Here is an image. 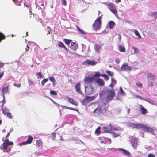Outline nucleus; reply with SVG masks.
I'll return each mask as SVG.
<instances>
[{"mask_svg": "<svg viewBox=\"0 0 157 157\" xmlns=\"http://www.w3.org/2000/svg\"><path fill=\"white\" fill-rule=\"evenodd\" d=\"M115 61L117 64H119L120 62V60L119 58H117L115 59Z\"/></svg>", "mask_w": 157, "mask_h": 157, "instance_id": "13d9d810", "label": "nucleus"}, {"mask_svg": "<svg viewBox=\"0 0 157 157\" xmlns=\"http://www.w3.org/2000/svg\"><path fill=\"white\" fill-rule=\"evenodd\" d=\"M13 85L17 87L18 88H20L21 87V84L20 83L17 84L16 83H14L13 84Z\"/></svg>", "mask_w": 157, "mask_h": 157, "instance_id": "603ef678", "label": "nucleus"}, {"mask_svg": "<svg viewBox=\"0 0 157 157\" xmlns=\"http://www.w3.org/2000/svg\"><path fill=\"white\" fill-rule=\"evenodd\" d=\"M132 48L134 49L135 53H137L139 52L138 50L136 48L133 47Z\"/></svg>", "mask_w": 157, "mask_h": 157, "instance_id": "8fccbe9b", "label": "nucleus"}, {"mask_svg": "<svg viewBox=\"0 0 157 157\" xmlns=\"http://www.w3.org/2000/svg\"><path fill=\"white\" fill-rule=\"evenodd\" d=\"M49 79L54 84V82L55 81L54 78L53 77H51L49 78Z\"/></svg>", "mask_w": 157, "mask_h": 157, "instance_id": "09e8293b", "label": "nucleus"}, {"mask_svg": "<svg viewBox=\"0 0 157 157\" xmlns=\"http://www.w3.org/2000/svg\"><path fill=\"white\" fill-rule=\"evenodd\" d=\"M95 79L94 77H87L85 78L84 79V82L86 84H89L92 83Z\"/></svg>", "mask_w": 157, "mask_h": 157, "instance_id": "9b49d317", "label": "nucleus"}, {"mask_svg": "<svg viewBox=\"0 0 157 157\" xmlns=\"http://www.w3.org/2000/svg\"><path fill=\"white\" fill-rule=\"evenodd\" d=\"M147 77L152 80H155V77L154 75L151 73H148L147 74Z\"/></svg>", "mask_w": 157, "mask_h": 157, "instance_id": "4be33fe9", "label": "nucleus"}, {"mask_svg": "<svg viewBox=\"0 0 157 157\" xmlns=\"http://www.w3.org/2000/svg\"><path fill=\"white\" fill-rule=\"evenodd\" d=\"M33 140V138L32 136L29 135L28 136V139L27 140L25 141L22 142V143L19 144L20 145H25L28 144H31Z\"/></svg>", "mask_w": 157, "mask_h": 157, "instance_id": "9d476101", "label": "nucleus"}, {"mask_svg": "<svg viewBox=\"0 0 157 157\" xmlns=\"http://www.w3.org/2000/svg\"><path fill=\"white\" fill-rule=\"evenodd\" d=\"M106 72L110 76L112 77L114 75V73L113 72H111L109 70H106Z\"/></svg>", "mask_w": 157, "mask_h": 157, "instance_id": "c9c22d12", "label": "nucleus"}, {"mask_svg": "<svg viewBox=\"0 0 157 157\" xmlns=\"http://www.w3.org/2000/svg\"><path fill=\"white\" fill-rule=\"evenodd\" d=\"M95 81V82L100 86H103L105 85V82L102 79L98 78Z\"/></svg>", "mask_w": 157, "mask_h": 157, "instance_id": "ddd939ff", "label": "nucleus"}, {"mask_svg": "<svg viewBox=\"0 0 157 157\" xmlns=\"http://www.w3.org/2000/svg\"><path fill=\"white\" fill-rule=\"evenodd\" d=\"M50 94L52 95L56 96L57 93L56 91L54 90H51L50 91Z\"/></svg>", "mask_w": 157, "mask_h": 157, "instance_id": "79ce46f5", "label": "nucleus"}, {"mask_svg": "<svg viewBox=\"0 0 157 157\" xmlns=\"http://www.w3.org/2000/svg\"><path fill=\"white\" fill-rule=\"evenodd\" d=\"M107 6L111 11L116 16L118 15L117 11L115 6L113 3H110L107 5Z\"/></svg>", "mask_w": 157, "mask_h": 157, "instance_id": "39448f33", "label": "nucleus"}, {"mask_svg": "<svg viewBox=\"0 0 157 157\" xmlns=\"http://www.w3.org/2000/svg\"><path fill=\"white\" fill-rule=\"evenodd\" d=\"M119 89L120 90V94L123 95H125V93L124 92V91L123 90L121 87H120Z\"/></svg>", "mask_w": 157, "mask_h": 157, "instance_id": "a19ab883", "label": "nucleus"}, {"mask_svg": "<svg viewBox=\"0 0 157 157\" xmlns=\"http://www.w3.org/2000/svg\"><path fill=\"white\" fill-rule=\"evenodd\" d=\"M70 48L71 49H72L73 51H75L76 49V45L75 43L73 42H71V46Z\"/></svg>", "mask_w": 157, "mask_h": 157, "instance_id": "bb28decb", "label": "nucleus"}, {"mask_svg": "<svg viewBox=\"0 0 157 157\" xmlns=\"http://www.w3.org/2000/svg\"><path fill=\"white\" fill-rule=\"evenodd\" d=\"M9 88V86H7L5 87H4L3 88L2 90V92L3 97H4V94L8 92Z\"/></svg>", "mask_w": 157, "mask_h": 157, "instance_id": "b1692460", "label": "nucleus"}, {"mask_svg": "<svg viewBox=\"0 0 157 157\" xmlns=\"http://www.w3.org/2000/svg\"><path fill=\"white\" fill-rule=\"evenodd\" d=\"M101 76L104 77L105 79V80H108L109 78V77L107 75L105 74H101Z\"/></svg>", "mask_w": 157, "mask_h": 157, "instance_id": "f704fd0d", "label": "nucleus"}, {"mask_svg": "<svg viewBox=\"0 0 157 157\" xmlns=\"http://www.w3.org/2000/svg\"><path fill=\"white\" fill-rule=\"evenodd\" d=\"M85 90L86 93L87 95L92 94L94 91L93 88L91 86H85Z\"/></svg>", "mask_w": 157, "mask_h": 157, "instance_id": "6e6552de", "label": "nucleus"}, {"mask_svg": "<svg viewBox=\"0 0 157 157\" xmlns=\"http://www.w3.org/2000/svg\"><path fill=\"white\" fill-rule=\"evenodd\" d=\"M111 82L113 84L115 85L117 83L116 81L115 80L114 78L111 77Z\"/></svg>", "mask_w": 157, "mask_h": 157, "instance_id": "de8ad7c7", "label": "nucleus"}, {"mask_svg": "<svg viewBox=\"0 0 157 157\" xmlns=\"http://www.w3.org/2000/svg\"><path fill=\"white\" fill-rule=\"evenodd\" d=\"M136 85L139 87H140L141 88L143 87V85L140 82H136Z\"/></svg>", "mask_w": 157, "mask_h": 157, "instance_id": "37998d69", "label": "nucleus"}, {"mask_svg": "<svg viewBox=\"0 0 157 157\" xmlns=\"http://www.w3.org/2000/svg\"><path fill=\"white\" fill-rule=\"evenodd\" d=\"M119 150L122 151L125 155L127 156L128 157L129 156L130 153L126 150L122 148H120L119 149Z\"/></svg>", "mask_w": 157, "mask_h": 157, "instance_id": "5701e85b", "label": "nucleus"}, {"mask_svg": "<svg viewBox=\"0 0 157 157\" xmlns=\"http://www.w3.org/2000/svg\"><path fill=\"white\" fill-rule=\"evenodd\" d=\"M101 16L95 20L93 24V28L94 29H100L101 28Z\"/></svg>", "mask_w": 157, "mask_h": 157, "instance_id": "7ed1b4c3", "label": "nucleus"}, {"mask_svg": "<svg viewBox=\"0 0 157 157\" xmlns=\"http://www.w3.org/2000/svg\"><path fill=\"white\" fill-rule=\"evenodd\" d=\"M75 88L76 91L81 94H82L83 93L81 90V83L80 82L77 83L76 84Z\"/></svg>", "mask_w": 157, "mask_h": 157, "instance_id": "4468645a", "label": "nucleus"}, {"mask_svg": "<svg viewBox=\"0 0 157 157\" xmlns=\"http://www.w3.org/2000/svg\"><path fill=\"white\" fill-rule=\"evenodd\" d=\"M131 142L133 147L136 150V147L138 143V141L137 139L135 138H132Z\"/></svg>", "mask_w": 157, "mask_h": 157, "instance_id": "a211bd4d", "label": "nucleus"}, {"mask_svg": "<svg viewBox=\"0 0 157 157\" xmlns=\"http://www.w3.org/2000/svg\"><path fill=\"white\" fill-rule=\"evenodd\" d=\"M105 107V105H103V103H102L101 105H100L96 108L95 110L93 112L94 115L97 117H100L102 116L103 114V112L102 110V108L103 110L105 112H106L105 110H104L103 108Z\"/></svg>", "mask_w": 157, "mask_h": 157, "instance_id": "f03ea898", "label": "nucleus"}, {"mask_svg": "<svg viewBox=\"0 0 157 157\" xmlns=\"http://www.w3.org/2000/svg\"><path fill=\"white\" fill-rule=\"evenodd\" d=\"M2 113L6 115V112H8L9 111V110L5 108V109H2Z\"/></svg>", "mask_w": 157, "mask_h": 157, "instance_id": "ea45409f", "label": "nucleus"}, {"mask_svg": "<svg viewBox=\"0 0 157 157\" xmlns=\"http://www.w3.org/2000/svg\"><path fill=\"white\" fill-rule=\"evenodd\" d=\"M71 41L72 40H71L66 39H64V41L65 42L66 44L67 45H69Z\"/></svg>", "mask_w": 157, "mask_h": 157, "instance_id": "e433bc0d", "label": "nucleus"}, {"mask_svg": "<svg viewBox=\"0 0 157 157\" xmlns=\"http://www.w3.org/2000/svg\"><path fill=\"white\" fill-rule=\"evenodd\" d=\"M36 74L38 76L37 78H41L43 77V75L41 74V72H39L37 73H36Z\"/></svg>", "mask_w": 157, "mask_h": 157, "instance_id": "a18cd8bd", "label": "nucleus"}, {"mask_svg": "<svg viewBox=\"0 0 157 157\" xmlns=\"http://www.w3.org/2000/svg\"><path fill=\"white\" fill-rule=\"evenodd\" d=\"M6 115L7 117H8L10 119H12L13 117V116L11 115V113H10V112H6Z\"/></svg>", "mask_w": 157, "mask_h": 157, "instance_id": "4c0bfd02", "label": "nucleus"}, {"mask_svg": "<svg viewBox=\"0 0 157 157\" xmlns=\"http://www.w3.org/2000/svg\"><path fill=\"white\" fill-rule=\"evenodd\" d=\"M3 149L6 150V151L7 152H10L11 151V149L10 148L7 147L6 148H3Z\"/></svg>", "mask_w": 157, "mask_h": 157, "instance_id": "4d7b16f0", "label": "nucleus"}, {"mask_svg": "<svg viewBox=\"0 0 157 157\" xmlns=\"http://www.w3.org/2000/svg\"><path fill=\"white\" fill-rule=\"evenodd\" d=\"M107 95L106 97L103 99V105H105V107L103 108V109L105 111L107 110L108 109L106 106L107 103L112 100L115 95V90L114 89L107 90Z\"/></svg>", "mask_w": 157, "mask_h": 157, "instance_id": "f257e3e1", "label": "nucleus"}, {"mask_svg": "<svg viewBox=\"0 0 157 157\" xmlns=\"http://www.w3.org/2000/svg\"><path fill=\"white\" fill-rule=\"evenodd\" d=\"M143 128L146 131L150 132L151 133H153L154 132V130L151 128L150 127L147 126L145 125H143Z\"/></svg>", "mask_w": 157, "mask_h": 157, "instance_id": "dca6fc26", "label": "nucleus"}, {"mask_svg": "<svg viewBox=\"0 0 157 157\" xmlns=\"http://www.w3.org/2000/svg\"><path fill=\"white\" fill-rule=\"evenodd\" d=\"M136 98H138L139 99H140L144 100V99L142 97H141L140 96L137 95H136Z\"/></svg>", "mask_w": 157, "mask_h": 157, "instance_id": "5fc2aeb1", "label": "nucleus"}, {"mask_svg": "<svg viewBox=\"0 0 157 157\" xmlns=\"http://www.w3.org/2000/svg\"><path fill=\"white\" fill-rule=\"evenodd\" d=\"M139 106L140 111L142 114L145 115L148 113V111L142 105H140Z\"/></svg>", "mask_w": 157, "mask_h": 157, "instance_id": "f8f14e48", "label": "nucleus"}, {"mask_svg": "<svg viewBox=\"0 0 157 157\" xmlns=\"http://www.w3.org/2000/svg\"><path fill=\"white\" fill-rule=\"evenodd\" d=\"M48 80V79L47 78H44L43 80H42L41 81V84L42 85L44 86L45 83L47 82Z\"/></svg>", "mask_w": 157, "mask_h": 157, "instance_id": "58836bf2", "label": "nucleus"}, {"mask_svg": "<svg viewBox=\"0 0 157 157\" xmlns=\"http://www.w3.org/2000/svg\"><path fill=\"white\" fill-rule=\"evenodd\" d=\"M67 98L68 101L70 103L76 106L78 105V104L73 99V98L69 97H67Z\"/></svg>", "mask_w": 157, "mask_h": 157, "instance_id": "6ab92c4d", "label": "nucleus"}, {"mask_svg": "<svg viewBox=\"0 0 157 157\" xmlns=\"http://www.w3.org/2000/svg\"><path fill=\"white\" fill-rule=\"evenodd\" d=\"M96 97L95 96H86L82 100V103L84 105H86L89 102L94 99Z\"/></svg>", "mask_w": 157, "mask_h": 157, "instance_id": "20e7f679", "label": "nucleus"}, {"mask_svg": "<svg viewBox=\"0 0 157 157\" xmlns=\"http://www.w3.org/2000/svg\"><path fill=\"white\" fill-rule=\"evenodd\" d=\"M109 25L110 29H112L115 26V24L113 21H111L109 22Z\"/></svg>", "mask_w": 157, "mask_h": 157, "instance_id": "cd10ccee", "label": "nucleus"}, {"mask_svg": "<svg viewBox=\"0 0 157 157\" xmlns=\"http://www.w3.org/2000/svg\"><path fill=\"white\" fill-rule=\"evenodd\" d=\"M4 63L0 62V68L4 66Z\"/></svg>", "mask_w": 157, "mask_h": 157, "instance_id": "052dcab7", "label": "nucleus"}, {"mask_svg": "<svg viewBox=\"0 0 157 157\" xmlns=\"http://www.w3.org/2000/svg\"><path fill=\"white\" fill-rule=\"evenodd\" d=\"M148 85L149 86L153 87L154 86L153 83L151 81H150L149 82Z\"/></svg>", "mask_w": 157, "mask_h": 157, "instance_id": "864d4df0", "label": "nucleus"}, {"mask_svg": "<svg viewBox=\"0 0 157 157\" xmlns=\"http://www.w3.org/2000/svg\"><path fill=\"white\" fill-rule=\"evenodd\" d=\"M148 157H155V156L153 154H150L148 155Z\"/></svg>", "mask_w": 157, "mask_h": 157, "instance_id": "bf43d9fd", "label": "nucleus"}, {"mask_svg": "<svg viewBox=\"0 0 157 157\" xmlns=\"http://www.w3.org/2000/svg\"><path fill=\"white\" fill-rule=\"evenodd\" d=\"M114 131H111L110 133H111L114 137H118L120 134L117 129H113Z\"/></svg>", "mask_w": 157, "mask_h": 157, "instance_id": "f3484780", "label": "nucleus"}, {"mask_svg": "<svg viewBox=\"0 0 157 157\" xmlns=\"http://www.w3.org/2000/svg\"><path fill=\"white\" fill-rule=\"evenodd\" d=\"M101 143L106 144L107 143V140H109V144H111V139L107 138L105 137H100L99 138Z\"/></svg>", "mask_w": 157, "mask_h": 157, "instance_id": "0eeeda50", "label": "nucleus"}, {"mask_svg": "<svg viewBox=\"0 0 157 157\" xmlns=\"http://www.w3.org/2000/svg\"><path fill=\"white\" fill-rule=\"evenodd\" d=\"M152 15L155 16L157 17V12L152 13Z\"/></svg>", "mask_w": 157, "mask_h": 157, "instance_id": "0e129e2a", "label": "nucleus"}, {"mask_svg": "<svg viewBox=\"0 0 157 157\" xmlns=\"http://www.w3.org/2000/svg\"><path fill=\"white\" fill-rule=\"evenodd\" d=\"M4 73L3 72H2L1 73L0 72V78H1L4 75Z\"/></svg>", "mask_w": 157, "mask_h": 157, "instance_id": "69168bd1", "label": "nucleus"}, {"mask_svg": "<svg viewBox=\"0 0 157 157\" xmlns=\"http://www.w3.org/2000/svg\"><path fill=\"white\" fill-rule=\"evenodd\" d=\"M100 76H101V75L100 72L98 71H97L95 72V74L93 75L92 77L95 78V77L98 78Z\"/></svg>", "mask_w": 157, "mask_h": 157, "instance_id": "7c9ffc66", "label": "nucleus"}, {"mask_svg": "<svg viewBox=\"0 0 157 157\" xmlns=\"http://www.w3.org/2000/svg\"><path fill=\"white\" fill-rule=\"evenodd\" d=\"M96 63L93 60L87 59L85 61L82 62V64L85 65H89L91 66H94L96 64Z\"/></svg>", "mask_w": 157, "mask_h": 157, "instance_id": "1a4fd4ad", "label": "nucleus"}, {"mask_svg": "<svg viewBox=\"0 0 157 157\" xmlns=\"http://www.w3.org/2000/svg\"><path fill=\"white\" fill-rule=\"evenodd\" d=\"M52 138L53 140H54L56 138V133H52Z\"/></svg>", "mask_w": 157, "mask_h": 157, "instance_id": "3c124183", "label": "nucleus"}, {"mask_svg": "<svg viewBox=\"0 0 157 157\" xmlns=\"http://www.w3.org/2000/svg\"><path fill=\"white\" fill-rule=\"evenodd\" d=\"M102 129L104 132L110 133L111 130L109 129V128L106 127H104L102 128Z\"/></svg>", "mask_w": 157, "mask_h": 157, "instance_id": "a878e982", "label": "nucleus"}, {"mask_svg": "<svg viewBox=\"0 0 157 157\" xmlns=\"http://www.w3.org/2000/svg\"><path fill=\"white\" fill-rule=\"evenodd\" d=\"M121 69L122 71L130 70L131 69V67L128 66L127 63H124L121 66Z\"/></svg>", "mask_w": 157, "mask_h": 157, "instance_id": "2eb2a0df", "label": "nucleus"}, {"mask_svg": "<svg viewBox=\"0 0 157 157\" xmlns=\"http://www.w3.org/2000/svg\"><path fill=\"white\" fill-rule=\"evenodd\" d=\"M61 2L63 5H66V0H62Z\"/></svg>", "mask_w": 157, "mask_h": 157, "instance_id": "6e6d98bb", "label": "nucleus"}, {"mask_svg": "<svg viewBox=\"0 0 157 157\" xmlns=\"http://www.w3.org/2000/svg\"><path fill=\"white\" fill-rule=\"evenodd\" d=\"M109 126L110 127L109 129L111 131V130L113 129V125H112V124H109Z\"/></svg>", "mask_w": 157, "mask_h": 157, "instance_id": "680f3d73", "label": "nucleus"}, {"mask_svg": "<svg viewBox=\"0 0 157 157\" xmlns=\"http://www.w3.org/2000/svg\"><path fill=\"white\" fill-rule=\"evenodd\" d=\"M134 33L136 35L138 36V38H141V36H140V33H139L138 31L137 30H135L134 31Z\"/></svg>", "mask_w": 157, "mask_h": 157, "instance_id": "72a5a7b5", "label": "nucleus"}, {"mask_svg": "<svg viewBox=\"0 0 157 157\" xmlns=\"http://www.w3.org/2000/svg\"><path fill=\"white\" fill-rule=\"evenodd\" d=\"M102 45L95 44L94 45V48L95 50L98 52H100V50L101 49Z\"/></svg>", "mask_w": 157, "mask_h": 157, "instance_id": "aec40b11", "label": "nucleus"}, {"mask_svg": "<svg viewBox=\"0 0 157 157\" xmlns=\"http://www.w3.org/2000/svg\"><path fill=\"white\" fill-rule=\"evenodd\" d=\"M29 49V48L28 47V45H27V47L25 48V50L26 51H28Z\"/></svg>", "mask_w": 157, "mask_h": 157, "instance_id": "774afa93", "label": "nucleus"}, {"mask_svg": "<svg viewBox=\"0 0 157 157\" xmlns=\"http://www.w3.org/2000/svg\"><path fill=\"white\" fill-rule=\"evenodd\" d=\"M13 145V143L12 142H9L8 139H6L3 143L2 147L3 148H6L8 146Z\"/></svg>", "mask_w": 157, "mask_h": 157, "instance_id": "423d86ee", "label": "nucleus"}, {"mask_svg": "<svg viewBox=\"0 0 157 157\" xmlns=\"http://www.w3.org/2000/svg\"><path fill=\"white\" fill-rule=\"evenodd\" d=\"M100 129L101 127H98L95 130V133L97 134V135H99L101 133Z\"/></svg>", "mask_w": 157, "mask_h": 157, "instance_id": "2f4dec72", "label": "nucleus"}, {"mask_svg": "<svg viewBox=\"0 0 157 157\" xmlns=\"http://www.w3.org/2000/svg\"><path fill=\"white\" fill-rule=\"evenodd\" d=\"M144 124H136L135 123H133L132 126L134 128H136L137 129L140 128H143Z\"/></svg>", "mask_w": 157, "mask_h": 157, "instance_id": "412c9836", "label": "nucleus"}, {"mask_svg": "<svg viewBox=\"0 0 157 157\" xmlns=\"http://www.w3.org/2000/svg\"><path fill=\"white\" fill-rule=\"evenodd\" d=\"M118 39H119V41H121V35L120 34H118Z\"/></svg>", "mask_w": 157, "mask_h": 157, "instance_id": "e2e57ef3", "label": "nucleus"}, {"mask_svg": "<svg viewBox=\"0 0 157 157\" xmlns=\"http://www.w3.org/2000/svg\"><path fill=\"white\" fill-rule=\"evenodd\" d=\"M36 145L38 146V147H40L42 146V142L40 140H36Z\"/></svg>", "mask_w": 157, "mask_h": 157, "instance_id": "c85d7f7f", "label": "nucleus"}, {"mask_svg": "<svg viewBox=\"0 0 157 157\" xmlns=\"http://www.w3.org/2000/svg\"><path fill=\"white\" fill-rule=\"evenodd\" d=\"M76 27L77 29L78 30V31L80 33H82L83 34H85V33L84 32V31L83 30H82L78 25H76Z\"/></svg>", "mask_w": 157, "mask_h": 157, "instance_id": "49530a36", "label": "nucleus"}, {"mask_svg": "<svg viewBox=\"0 0 157 157\" xmlns=\"http://www.w3.org/2000/svg\"><path fill=\"white\" fill-rule=\"evenodd\" d=\"M119 51L121 52H125V49L124 47L121 45H119Z\"/></svg>", "mask_w": 157, "mask_h": 157, "instance_id": "c756f323", "label": "nucleus"}, {"mask_svg": "<svg viewBox=\"0 0 157 157\" xmlns=\"http://www.w3.org/2000/svg\"><path fill=\"white\" fill-rule=\"evenodd\" d=\"M61 107L63 108V109H70V110L75 111H78V109L76 108L67 107V106H62Z\"/></svg>", "mask_w": 157, "mask_h": 157, "instance_id": "393cba45", "label": "nucleus"}, {"mask_svg": "<svg viewBox=\"0 0 157 157\" xmlns=\"http://www.w3.org/2000/svg\"><path fill=\"white\" fill-rule=\"evenodd\" d=\"M58 46L61 48H63L64 45L63 43L61 41L58 42Z\"/></svg>", "mask_w": 157, "mask_h": 157, "instance_id": "c03bdc74", "label": "nucleus"}, {"mask_svg": "<svg viewBox=\"0 0 157 157\" xmlns=\"http://www.w3.org/2000/svg\"><path fill=\"white\" fill-rule=\"evenodd\" d=\"M115 85V84L111 83L109 85V86L112 88H113V87Z\"/></svg>", "mask_w": 157, "mask_h": 157, "instance_id": "338daca9", "label": "nucleus"}, {"mask_svg": "<svg viewBox=\"0 0 157 157\" xmlns=\"http://www.w3.org/2000/svg\"><path fill=\"white\" fill-rule=\"evenodd\" d=\"M5 38L6 36L4 35L0 32V42L2 40L5 39Z\"/></svg>", "mask_w": 157, "mask_h": 157, "instance_id": "473e14b6", "label": "nucleus"}]
</instances>
